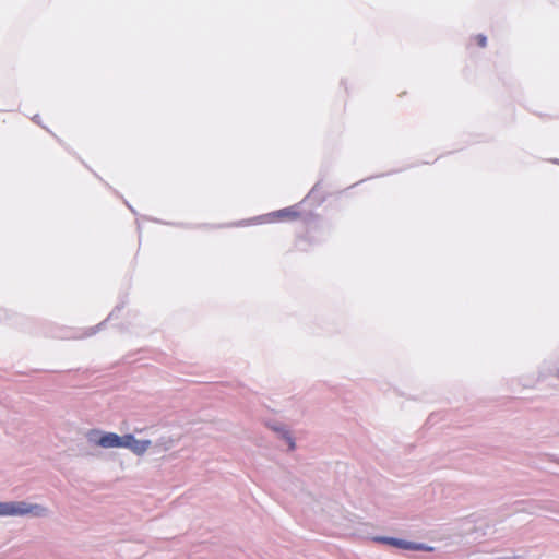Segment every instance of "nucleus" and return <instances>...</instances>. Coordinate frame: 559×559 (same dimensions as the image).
<instances>
[{"mask_svg": "<svg viewBox=\"0 0 559 559\" xmlns=\"http://www.w3.org/2000/svg\"><path fill=\"white\" fill-rule=\"evenodd\" d=\"M25 514L44 516L47 514V509L39 504H28L26 502H0V515Z\"/></svg>", "mask_w": 559, "mask_h": 559, "instance_id": "obj_1", "label": "nucleus"}, {"mask_svg": "<svg viewBox=\"0 0 559 559\" xmlns=\"http://www.w3.org/2000/svg\"><path fill=\"white\" fill-rule=\"evenodd\" d=\"M150 447V440H138L133 437V435H124L123 448L131 450L136 455L144 454Z\"/></svg>", "mask_w": 559, "mask_h": 559, "instance_id": "obj_2", "label": "nucleus"}, {"mask_svg": "<svg viewBox=\"0 0 559 559\" xmlns=\"http://www.w3.org/2000/svg\"><path fill=\"white\" fill-rule=\"evenodd\" d=\"M123 443L124 436H118L114 432H106L96 441V444L104 449L123 448Z\"/></svg>", "mask_w": 559, "mask_h": 559, "instance_id": "obj_3", "label": "nucleus"}, {"mask_svg": "<svg viewBox=\"0 0 559 559\" xmlns=\"http://www.w3.org/2000/svg\"><path fill=\"white\" fill-rule=\"evenodd\" d=\"M378 540L380 542H383V543H388L390 545H393V546H396L399 548H403V549H421L420 546H417L413 543H408V542H404V540H401V539H396V538H385V537H382V538H379Z\"/></svg>", "mask_w": 559, "mask_h": 559, "instance_id": "obj_4", "label": "nucleus"}, {"mask_svg": "<svg viewBox=\"0 0 559 559\" xmlns=\"http://www.w3.org/2000/svg\"><path fill=\"white\" fill-rule=\"evenodd\" d=\"M276 216L281 219L294 221L300 216L297 206H290L276 212Z\"/></svg>", "mask_w": 559, "mask_h": 559, "instance_id": "obj_5", "label": "nucleus"}, {"mask_svg": "<svg viewBox=\"0 0 559 559\" xmlns=\"http://www.w3.org/2000/svg\"><path fill=\"white\" fill-rule=\"evenodd\" d=\"M473 40L480 48H484L487 45V37L483 34H478V35L474 36Z\"/></svg>", "mask_w": 559, "mask_h": 559, "instance_id": "obj_6", "label": "nucleus"}, {"mask_svg": "<svg viewBox=\"0 0 559 559\" xmlns=\"http://www.w3.org/2000/svg\"><path fill=\"white\" fill-rule=\"evenodd\" d=\"M289 448H290V450L295 449V443L292 439H289Z\"/></svg>", "mask_w": 559, "mask_h": 559, "instance_id": "obj_7", "label": "nucleus"}]
</instances>
